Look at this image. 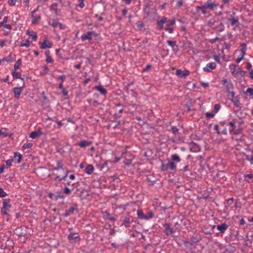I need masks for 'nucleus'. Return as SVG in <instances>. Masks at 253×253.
Listing matches in <instances>:
<instances>
[{"label":"nucleus","instance_id":"obj_1","mask_svg":"<svg viewBox=\"0 0 253 253\" xmlns=\"http://www.w3.org/2000/svg\"><path fill=\"white\" fill-rule=\"evenodd\" d=\"M218 4L214 1L212 2L211 0H208L205 3L201 6H197L196 8V11L199 12L201 11L202 13L206 15L209 13V10H213L218 6Z\"/></svg>","mask_w":253,"mask_h":253},{"label":"nucleus","instance_id":"obj_2","mask_svg":"<svg viewBox=\"0 0 253 253\" xmlns=\"http://www.w3.org/2000/svg\"><path fill=\"white\" fill-rule=\"evenodd\" d=\"M11 208L10 199H4L2 200V207L1 209V213L3 215L9 216L8 212Z\"/></svg>","mask_w":253,"mask_h":253},{"label":"nucleus","instance_id":"obj_3","mask_svg":"<svg viewBox=\"0 0 253 253\" xmlns=\"http://www.w3.org/2000/svg\"><path fill=\"white\" fill-rule=\"evenodd\" d=\"M176 168V165L173 162L169 161L167 164L163 163L161 166V169L162 171H166L168 169L171 170H175Z\"/></svg>","mask_w":253,"mask_h":253},{"label":"nucleus","instance_id":"obj_4","mask_svg":"<svg viewBox=\"0 0 253 253\" xmlns=\"http://www.w3.org/2000/svg\"><path fill=\"white\" fill-rule=\"evenodd\" d=\"M210 22L211 23V26L212 27V28L217 32H222L224 31L225 26L223 23L220 22L218 25H216L215 21L212 22V21L211 20Z\"/></svg>","mask_w":253,"mask_h":253},{"label":"nucleus","instance_id":"obj_5","mask_svg":"<svg viewBox=\"0 0 253 253\" xmlns=\"http://www.w3.org/2000/svg\"><path fill=\"white\" fill-rule=\"evenodd\" d=\"M78 211V205L76 204H74L73 206L71 207L69 210L66 211V212L63 214V216L67 217L73 214L75 211Z\"/></svg>","mask_w":253,"mask_h":253},{"label":"nucleus","instance_id":"obj_6","mask_svg":"<svg viewBox=\"0 0 253 253\" xmlns=\"http://www.w3.org/2000/svg\"><path fill=\"white\" fill-rule=\"evenodd\" d=\"M163 226L165 227L164 232L167 235H169L175 232L173 228L170 227L169 223H165L163 224Z\"/></svg>","mask_w":253,"mask_h":253},{"label":"nucleus","instance_id":"obj_7","mask_svg":"<svg viewBox=\"0 0 253 253\" xmlns=\"http://www.w3.org/2000/svg\"><path fill=\"white\" fill-rule=\"evenodd\" d=\"M190 74V72L187 70L182 71L180 69H177L176 70L175 74L181 78H184L188 76Z\"/></svg>","mask_w":253,"mask_h":253},{"label":"nucleus","instance_id":"obj_8","mask_svg":"<svg viewBox=\"0 0 253 253\" xmlns=\"http://www.w3.org/2000/svg\"><path fill=\"white\" fill-rule=\"evenodd\" d=\"M216 64L214 62H211L207 64L206 67L203 68V70L206 72H210L216 68Z\"/></svg>","mask_w":253,"mask_h":253},{"label":"nucleus","instance_id":"obj_9","mask_svg":"<svg viewBox=\"0 0 253 253\" xmlns=\"http://www.w3.org/2000/svg\"><path fill=\"white\" fill-rule=\"evenodd\" d=\"M23 87H16L13 89V92L14 93V96L16 99H19L20 95L22 92V90Z\"/></svg>","mask_w":253,"mask_h":253},{"label":"nucleus","instance_id":"obj_10","mask_svg":"<svg viewBox=\"0 0 253 253\" xmlns=\"http://www.w3.org/2000/svg\"><path fill=\"white\" fill-rule=\"evenodd\" d=\"M190 150L194 152H199L201 150V147L199 145L195 143L193 141L191 142L190 144Z\"/></svg>","mask_w":253,"mask_h":253},{"label":"nucleus","instance_id":"obj_11","mask_svg":"<svg viewBox=\"0 0 253 253\" xmlns=\"http://www.w3.org/2000/svg\"><path fill=\"white\" fill-rule=\"evenodd\" d=\"M41 45L40 47L42 49H45L46 48H51L52 46V43L47 40V38H46L44 40V41L42 42H40Z\"/></svg>","mask_w":253,"mask_h":253},{"label":"nucleus","instance_id":"obj_12","mask_svg":"<svg viewBox=\"0 0 253 253\" xmlns=\"http://www.w3.org/2000/svg\"><path fill=\"white\" fill-rule=\"evenodd\" d=\"M167 22V18L166 17H163L160 20L157 21V26L159 27L160 30H162L164 29V24Z\"/></svg>","mask_w":253,"mask_h":253},{"label":"nucleus","instance_id":"obj_13","mask_svg":"<svg viewBox=\"0 0 253 253\" xmlns=\"http://www.w3.org/2000/svg\"><path fill=\"white\" fill-rule=\"evenodd\" d=\"M92 34H93V33L92 32L88 31L85 34H83L81 36V39H82V41L84 42V41H85L86 40H91L92 39Z\"/></svg>","mask_w":253,"mask_h":253},{"label":"nucleus","instance_id":"obj_14","mask_svg":"<svg viewBox=\"0 0 253 253\" xmlns=\"http://www.w3.org/2000/svg\"><path fill=\"white\" fill-rule=\"evenodd\" d=\"M228 227V225L225 223L218 225L216 226L217 229L220 231L221 233H224V232L227 229Z\"/></svg>","mask_w":253,"mask_h":253},{"label":"nucleus","instance_id":"obj_15","mask_svg":"<svg viewBox=\"0 0 253 253\" xmlns=\"http://www.w3.org/2000/svg\"><path fill=\"white\" fill-rule=\"evenodd\" d=\"M229 21H230L231 25L232 26H234L237 27L238 26L239 22V18L236 16V17H233L232 18H228V19Z\"/></svg>","mask_w":253,"mask_h":253},{"label":"nucleus","instance_id":"obj_16","mask_svg":"<svg viewBox=\"0 0 253 253\" xmlns=\"http://www.w3.org/2000/svg\"><path fill=\"white\" fill-rule=\"evenodd\" d=\"M75 233H71L68 236V239L70 241V243H72L73 241H79L80 238L79 236H75Z\"/></svg>","mask_w":253,"mask_h":253},{"label":"nucleus","instance_id":"obj_17","mask_svg":"<svg viewBox=\"0 0 253 253\" xmlns=\"http://www.w3.org/2000/svg\"><path fill=\"white\" fill-rule=\"evenodd\" d=\"M41 128H39L37 131L32 132L30 134V137L33 139L36 138L37 136H40L42 134Z\"/></svg>","mask_w":253,"mask_h":253},{"label":"nucleus","instance_id":"obj_18","mask_svg":"<svg viewBox=\"0 0 253 253\" xmlns=\"http://www.w3.org/2000/svg\"><path fill=\"white\" fill-rule=\"evenodd\" d=\"M94 88L99 91L102 95H105L107 93V90L101 85H96Z\"/></svg>","mask_w":253,"mask_h":253},{"label":"nucleus","instance_id":"obj_19","mask_svg":"<svg viewBox=\"0 0 253 253\" xmlns=\"http://www.w3.org/2000/svg\"><path fill=\"white\" fill-rule=\"evenodd\" d=\"M53 170H61L64 172L63 165L61 161H58L57 164V166L53 168Z\"/></svg>","mask_w":253,"mask_h":253},{"label":"nucleus","instance_id":"obj_20","mask_svg":"<svg viewBox=\"0 0 253 253\" xmlns=\"http://www.w3.org/2000/svg\"><path fill=\"white\" fill-rule=\"evenodd\" d=\"M94 169V167L92 165H88L85 169V172L88 174H90L93 172Z\"/></svg>","mask_w":253,"mask_h":253},{"label":"nucleus","instance_id":"obj_21","mask_svg":"<svg viewBox=\"0 0 253 253\" xmlns=\"http://www.w3.org/2000/svg\"><path fill=\"white\" fill-rule=\"evenodd\" d=\"M90 144V142L87 141L86 140H83L79 142L77 145L82 148H85V147L89 146Z\"/></svg>","mask_w":253,"mask_h":253},{"label":"nucleus","instance_id":"obj_22","mask_svg":"<svg viewBox=\"0 0 253 253\" xmlns=\"http://www.w3.org/2000/svg\"><path fill=\"white\" fill-rule=\"evenodd\" d=\"M27 34H28L30 37H31L32 39L34 41H36L37 40L38 37L35 32L32 31L27 30L26 32Z\"/></svg>","mask_w":253,"mask_h":253},{"label":"nucleus","instance_id":"obj_23","mask_svg":"<svg viewBox=\"0 0 253 253\" xmlns=\"http://www.w3.org/2000/svg\"><path fill=\"white\" fill-rule=\"evenodd\" d=\"M241 46L242 47V48L241 49V55L244 57L247 49V45L245 43H242L241 44Z\"/></svg>","mask_w":253,"mask_h":253},{"label":"nucleus","instance_id":"obj_24","mask_svg":"<svg viewBox=\"0 0 253 253\" xmlns=\"http://www.w3.org/2000/svg\"><path fill=\"white\" fill-rule=\"evenodd\" d=\"M21 158H22V156L19 153H18L17 152L14 153V161H16L18 163H20L21 161Z\"/></svg>","mask_w":253,"mask_h":253},{"label":"nucleus","instance_id":"obj_25","mask_svg":"<svg viewBox=\"0 0 253 253\" xmlns=\"http://www.w3.org/2000/svg\"><path fill=\"white\" fill-rule=\"evenodd\" d=\"M231 101L235 106L237 107H240V103L239 99L237 96L235 97L234 98H232L231 99Z\"/></svg>","mask_w":253,"mask_h":253},{"label":"nucleus","instance_id":"obj_26","mask_svg":"<svg viewBox=\"0 0 253 253\" xmlns=\"http://www.w3.org/2000/svg\"><path fill=\"white\" fill-rule=\"evenodd\" d=\"M46 56V62L48 63H52L53 62V60L52 59L51 57L49 56V51H47L45 53Z\"/></svg>","mask_w":253,"mask_h":253},{"label":"nucleus","instance_id":"obj_27","mask_svg":"<svg viewBox=\"0 0 253 253\" xmlns=\"http://www.w3.org/2000/svg\"><path fill=\"white\" fill-rule=\"evenodd\" d=\"M130 217L128 216H125L123 220V223L126 227H129V223L130 222Z\"/></svg>","mask_w":253,"mask_h":253},{"label":"nucleus","instance_id":"obj_28","mask_svg":"<svg viewBox=\"0 0 253 253\" xmlns=\"http://www.w3.org/2000/svg\"><path fill=\"white\" fill-rule=\"evenodd\" d=\"M59 22L58 19H53L51 22H49V24L54 28H55L59 26Z\"/></svg>","mask_w":253,"mask_h":253},{"label":"nucleus","instance_id":"obj_29","mask_svg":"<svg viewBox=\"0 0 253 253\" xmlns=\"http://www.w3.org/2000/svg\"><path fill=\"white\" fill-rule=\"evenodd\" d=\"M171 158L172 161H173L174 162H180L181 161L180 157L177 154H173V155H171Z\"/></svg>","mask_w":253,"mask_h":253},{"label":"nucleus","instance_id":"obj_30","mask_svg":"<svg viewBox=\"0 0 253 253\" xmlns=\"http://www.w3.org/2000/svg\"><path fill=\"white\" fill-rule=\"evenodd\" d=\"M2 61H3V62L5 61V62H13V61H15V59L12 58L11 57V55L10 54L8 57H4V58H2Z\"/></svg>","mask_w":253,"mask_h":253},{"label":"nucleus","instance_id":"obj_31","mask_svg":"<svg viewBox=\"0 0 253 253\" xmlns=\"http://www.w3.org/2000/svg\"><path fill=\"white\" fill-rule=\"evenodd\" d=\"M41 19L40 15H37L33 18L32 23L33 24H36Z\"/></svg>","mask_w":253,"mask_h":253},{"label":"nucleus","instance_id":"obj_32","mask_svg":"<svg viewBox=\"0 0 253 253\" xmlns=\"http://www.w3.org/2000/svg\"><path fill=\"white\" fill-rule=\"evenodd\" d=\"M21 62H22V61H21V59H19L16 61V62L15 63V64L14 65V69L15 71L17 70V69H18L19 68L20 65H21Z\"/></svg>","mask_w":253,"mask_h":253},{"label":"nucleus","instance_id":"obj_33","mask_svg":"<svg viewBox=\"0 0 253 253\" xmlns=\"http://www.w3.org/2000/svg\"><path fill=\"white\" fill-rule=\"evenodd\" d=\"M57 6H58L57 3H54L53 4H52L50 7V9L51 10H54L55 11V13L56 14H57V12H58Z\"/></svg>","mask_w":253,"mask_h":253},{"label":"nucleus","instance_id":"obj_34","mask_svg":"<svg viewBox=\"0 0 253 253\" xmlns=\"http://www.w3.org/2000/svg\"><path fill=\"white\" fill-rule=\"evenodd\" d=\"M234 203V199L233 198H230L227 200L226 201V205L225 206V208L227 209L228 207L232 205Z\"/></svg>","mask_w":253,"mask_h":253},{"label":"nucleus","instance_id":"obj_35","mask_svg":"<svg viewBox=\"0 0 253 253\" xmlns=\"http://www.w3.org/2000/svg\"><path fill=\"white\" fill-rule=\"evenodd\" d=\"M246 93L249 94V95L253 99V88L248 87L247 89Z\"/></svg>","mask_w":253,"mask_h":253},{"label":"nucleus","instance_id":"obj_36","mask_svg":"<svg viewBox=\"0 0 253 253\" xmlns=\"http://www.w3.org/2000/svg\"><path fill=\"white\" fill-rule=\"evenodd\" d=\"M12 76L16 79H21V73L13 71L11 73Z\"/></svg>","mask_w":253,"mask_h":253},{"label":"nucleus","instance_id":"obj_37","mask_svg":"<svg viewBox=\"0 0 253 253\" xmlns=\"http://www.w3.org/2000/svg\"><path fill=\"white\" fill-rule=\"evenodd\" d=\"M154 216V214L152 212L148 213L146 215H145V217H143V219L147 220L150 218H152Z\"/></svg>","mask_w":253,"mask_h":253},{"label":"nucleus","instance_id":"obj_38","mask_svg":"<svg viewBox=\"0 0 253 253\" xmlns=\"http://www.w3.org/2000/svg\"><path fill=\"white\" fill-rule=\"evenodd\" d=\"M137 214L138 217L141 219H143L144 217H145V215L143 214V211L141 210H138L137 211Z\"/></svg>","mask_w":253,"mask_h":253},{"label":"nucleus","instance_id":"obj_39","mask_svg":"<svg viewBox=\"0 0 253 253\" xmlns=\"http://www.w3.org/2000/svg\"><path fill=\"white\" fill-rule=\"evenodd\" d=\"M236 122H237L236 120H233L232 121H231V122L229 123V125L232 127L231 131L234 130L235 127H236L235 124H236Z\"/></svg>","mask_w":253,"mask_h":253},{"label":"nucleus","instance_id":"obj_40","mask_svg":"<svg viewBox=\"0 0 253 253\" xmlns=\"http://www.w3.org/2000/svg\"><path fill=\"white\" fill-rule=\"evenodd\" d=\"M175 23L174 19H170L169 20H167V22L166 23L167 24V26H170L173 25Z\"/></svg>","mask_w":253,"mask_h":253},{"label":"nucleus","instance_id":"obj_41","mask_svg":"<svg viewBox=\"0 0 253 253\" xmlns=\"http://www.w3.org/2000/svg\"><path fill=\"white\" fill-rule=\"evenodd\" d=\"M168 45L170 46L171 47H173L176 45V41H171L170 40H168L167 42Z\"/></svg>","mask_w":253,"mask_h":253},{"label":"nucleus","instance_id":"obj_42","mask_svg":"<svg viewBox=\"0 0 253 253\" xmlns=\"http://www.w3.org/2000/svg\"><path fill=\"white\" fill-rule=\"evenodd\" d=\"M32 145H33V144L32 143H28L26 144H24L22 147V149L25 150L27 148H29L31 147Z\"/></svg>","mask_w":253,"mask_h":253},{"label":"nucleus","instance_id":"obj_43","mask_svg":"<svg viewBox=\"0 0 253 253\" xmlns=\"http://www.w3.org/2000/svg\"><path fill=\"white\" fill-rule=\"evenodd\" d=\"M245 159L247 161H250L251 164H253V156L250 157L248 155H245Z\"/></svg>","mask_w":253,"mask_h":253},{"label":"nucleus","instance_id":"obj_44","mask_svg":"<svg viewBox=\"0 0 253 253\" xmlns=\"http://www.w3.org/2000/svg\"><path fill=\"white\" fill-rule=\"evenodd\" d=\"M7 196L6 193L3 190L2 188H0V197L3 198Z\"/></svg>","mask_w":253,"mask_h":253},{"label":"nucleus","instance_id":"obj_45","mask_svg":"<svg viewBox=\"0 0 253 253\" xmlns=\"http://www.w3.org/2000/svg\"><path fill=\"white\" fill-rule=\"evenodd\" d=\"M30 42L28 40H26V42L21 43L20 44V46L29 47L30 45Z\"/></svg>","mask_w":253,"mask_h":253},{"label":"nucleus","instance_id":"obj_46","mask_svg":"<svg viewBox=\"0 0 253 253\" xmlns=\"http://www.w3.org/2000/svg\"><path fill=\"white\" fill-rule=\"evenodd\" d=\"M64 193L65 194L69 195L71 194V190L69 188L66 186L64 189Z\"/></svg>","mask_w":253,"mask_h":253},{"label":"nucleus","instance_id":"obj_47","mask_svg":"<svg viewBox=\"0 0 253 253\" xmlns=\"http://www.w3.org/2000/svg\"><path fill=\"white\" fill-rule=\"evenodd\" d=\"M124 163L126 165H130L132 163V160L131 159H126L124 161Z\"/></svg>","mask_w":253,"mask_h":253},{"label":"nucleus","instance_id":"obj_48","mask_svg":"<svg viewBox=\"0 0 253 253\" xmlns=\"http://www.w3.org/2000/svg\"><path fill=\"white\" fill-rule=\"evenodd\" d=\"M171 131L174 134H176L178 131V129L176 126H172L171 127Z\"/></svg>","mask_w":253,"mask_h":253},{"label":"nucleus","instance_id":"obj_49","mask_svg":"<svg viewBox=\"0 0 253 253\" xmlns=\"http://www.w3.org/2000/svg\"><path fill=\"white\" fill-rule=\"evenodd\" d=\"M220 108V105L219 104H216L214 106V109L215 113L217 112Z\"/></svg>","mask_w":253,"mask_h":253},{"label":"nucleus","instance_id":"obj_50","mask_svg":"<svg viewBox=\"0 0 253 253\" xmlns=\"http://www.w3.org/2000/svg\"><path fill=\"white\" fill-rule=\"evenodd\" d=\"M57 195L56 196V200H57L58 199H63L64 196L61 195V192H58L56 193Z\"/></svg>","mask_w":253,"mask_h":253},{"label":"nucleus","instance_id":"obj_51","mask_svg":"<svg viewBox=\"0 0 253 253\" xmlns=\"http://www.w3.org/2000/svg\"><path fill=\"white\" fill-rule=\"evenodd\" d=\"M214 116V114L211 113L207 112L206 114V116L208 118H213Z\"/></svg>","mask_w":253,"mask_h":253},{"label":"nucleus","instance_id":"obj_52","mask_svg":"<svg viewBox=\"0 0 253 253\" xmlns=\"http://www.w3.org/2000/svg\"><path fill=\"white\" fill-rule=\"evenodd\" d=\"M165 30L168 31L169 33H172L173 32V28L172 27H166Z\"/></svg>","mask_w":253,"mask_h":253},{"label":"nucleus","instance_id":"obj_53","mask_svg":"<svg viewBox=\"0 0 253 253\" xmlns=\"http://www.w3.org/2000/svg\"><path fill=\"white\" fill-rule=\"evenodd\" d=\"M58 80H61V82L63 83L66 80V76L64 75H61L58 78Z\"/></svg>","mask_w":253,"mask_h":253},{"label":"nucleus","instance_id":"obj_54","mask_svg":"<svg viewBox=\"0 0 253 253\" xmlns=\"http://www.w3.org/2000/svg\"><path fill=\"white\" fill-rule=\"evenodd\" d=\"M109 162V161H106L101 166V169H103L105 167H106V170L108 169L107 168V164Z\"/></svg>","mask_w":253,"mask_h":253},{"label":"nucleus","instance_id":"obj_55","mask_svg":"<svg viewBox=\"0 0 253 253\" xmlns=\"http://www.w3.org/2000/svg\"><path fill=\"white\" fill-rule=\"evenodd\" d=\"M213 58L216 62H217V63H220V58L217 55H213Z\"/></svg>","mask_w":253,"mask_h":253},{"label":"nucleus","instance_id":"obj_56","mask_svg":"<svg viewBox=\"0 0 253 253\" xmlns=\"http://www.w3.org/2000/svg\"><path fill=\"white\" fill-rule=\"evenodd\" d=\"M242 129L241 128H238L236 130H235L234 129V133L235 134H240L242 132Z\"/></svg>","mask_w":253,"mask_h":253},{"label":"nucleus","instance_id":"obj_57","mask_svg":"<svg viewBox=\"0 0 253 253\" xmlns=\"http://www.w3.org/2000/svg\"><path fill=\"white\" fill-rule=\"evenodd\" d=\"M241 109V107H239V109L238 110H234V113L237 115L238 116V114H240V115H242V112L240 111V110Z\"/></svg>","mask_w":253,"mask_h":253},{"label":"nucleus","instance_id":"obj_58","mask_svg":"<svg viewBox=\"0 0 253 253\" xmlns=\"http://www.w3.org/2000/svg\"><path fill=\"white\" fill-rule=\"evenodd\" d=\"M13 160H7L6 161V165L8 167H10L12 165Z\"/></svg>","mask_w":253,"mask_h":253},{"label":"nucleus","instance_id":"obj_59","mask_svg":"<svg viewBox=\"0 0 253 253\" xmlns=\"http://www.w3.org/2000/svg\"><path fill=\"white\" fill-rule=\"evenodd\" d=\"M201 84L205 88V87H208L209 86V84L208 83L201 82Z\"/></svg>","mask_w":253,"mask_h":253},{"label":"nucleus","instance_id":"obj_60","mask_svg":"<svg viewBox=\"0 0 253 253\" xmlns=\"http://www.w3.org/2000/svg\"><path fill=\"white\" fill-rule=\"evenodd\" d=\"M68 173H69V171H66V172L64 173V175L59 180H64L66 178V177L67 176Z\"/></svg>","mask_w":253,"mask_h":253},{"label":"nucleus","instance_id":"obj_61","mask_svg":"<svg viewBox=\"0 0 253 253\" xmlns=\"http://www.w3.org/2000/svg\"><path fill=\"white\" fill-rule=\"evenodd\" d=\"M62 90V93L64 95V96H67L68 95V91L65 89V88H64Z\"/></svg>","mask_w":253,"mask_h":253},{"label":"nucleus","instance_id":"obj_62","mask_svg":"<svg viewBox=\"0 0 253 253\" xmlns=\"http://www.w3.org/2000/svg\"><path fill=\"white\" fill-rule=\"evenodd\" d=\"M244 177L245 178H246V177H248V178H253V174H245L244 175Z\"/></svg>","mask_w":253,"mask_h":253},{"label":"nucleus","instance_id":"obj_63","mask_svg":"<svg viewBox=\"0 0 253 253\" xmlns=\"http://www.w3.org/2000/svg\"><path fill=\"white\" fill-rule=\"evenodd\" d=\"M3 26L7 29H11V26L10 24H4Z\"/></svg>","mask_w":253,"mask_h":253},{"label":"nucleus","instance_id":"obj_64","mask_svg":"<svg viewBox=\"0 0 253 253\" xmlns=\"http://www.w3.org/2000/svg\"><path fill=\"white\" fill-rule=\"evenodd\" d=\"M100 103L97 100H94L92 102V105L94 107H97Z\"/></svg>","mask_w":253,"mask_h":253}]
</instances>
